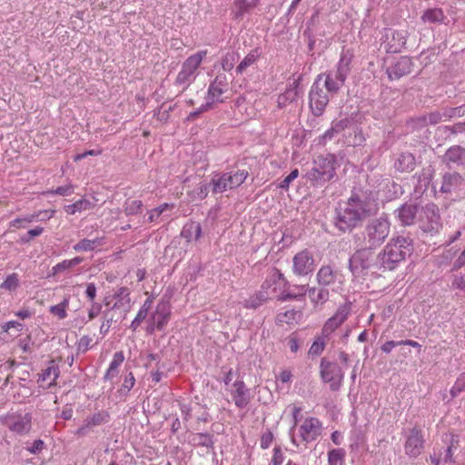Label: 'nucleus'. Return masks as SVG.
<instances>
[{
    "label": "nucleus",
    "instance_id": "49",
    "mask_svg": "<svg viewBox=\"0 0 465 465\" xmlns=\"http://www.w3.org/2000/svg\"><path fill=\"white\" fill-rule=\"evenodd\" d=\"M325 347V337H319L312 344L309 353L312 355H320Z\"/></svg>",
    "mask_w": 465,
    "mask_h": 465
},
{
    "label": "nucleus",
    "instance_id": "27",
    "mask_svg": "<svg viewBox=\"0 0 465 465\" xmlns=\"http://www.w3.org/2000/svg\"><path fill=\"white\" fill-rule=\"evenodd\" d=\"M169 316V305L165 302L159 303L156 307L154 313L152 316V321L155 324L156 329L162 330L167 323Z\"/></svg>",
    "mask_w": 465,
    "mask_h": 465
},
{
    "label": "nucleus",
    "instance_id": "16",
    "mask_svg": "<svg viewBox=\"0 0 465 465\" xmlns=\"http://www.w3.org/2000/svg\"><path fill=\"white\" fill-rule=\"evenodd\" d=\"M424 448V439L421 430L414 427L405 442V452L410 457L419 456Z\"/></svg>",
    "mask_w": 465,
    "mask_h": 465
},
{
    "label": "nucleus",
    "instance_id": "61",
    "mask_svg": "<svg viewBox=\"0 0 465 465\" xmlns=\"http://www.w3.org/2000/svg\"><path fill=\"white\" fill-rule=\"evenodd\" d=\"M92 339L89 336H83L78 342V351L85 352L89 347Z\"/></svg>",
    "mask_w": 465,
    "mask_h": 465
},
{
    "label": "nucleus",
    "instance_id": "14",
    "mask_svg": "<svg viewBox=\"0 0 465 465\" xmlns=\"http://www.w3.org/2000/svg\"><path fill=\"white\" fill-rule=\"evenodd\" d=\"M419 213V204L413 203H405L394 212L396 218L401 226L413 225L415 222L418 221Z\"/></svg>",
    "mask_w": 465,
    "mask_h": 465
},
{
    "label": "nucleus",
    "instance_id": "23",
    "mask_svg": "<svg viewBox=\"0 0 465 465\" xmlns=\"http://www.w3.org/2000/svg\"><path fill=\"white\" fill-rule=\"evenodd\" d=\"M228 81L225 74H218L213 83L210 84L208 89V94L213 101L223 102L221 95L227 91Z\"/></svg>",
    "mask_w": 465,
    "mask_h": 465
},
{
    "label": "nucleus",
    "instance_id": "31",
    "mask_svg": "<svg viewBox=\"0 0 465 465\" xmlns=\"http://www.w3.org/2000/svg\"><path fill=\"white\" fill-rule=\"evenodd\" d=\"M258 0H233V15L235 19H241L244 14L255 7Z\"/></svg>",
    "mask_w": 465,
    "mask_h": 465
},
{
    "label": "nucleus",
    "instance_id": "53",
    "mask_svg": "<svg viewBox=\"0 0 465 465\" xmlns=\"http://www.w3.org/2000/svg\"><path fill=\"white\" fill-rule=\"evenodd\" d=\"M352 124V120L349 118H343L332 123V130H334L336 133H341L344 129L350 128Z\"/></svg>",
    "mask_w": 465,
    "mask_h": 465
},
{
    "label": "nucleus",
    "instance_id": "41",
    "mask_svg": "<svg viewBox=\"0 0 465 465\" xmlns=\"http://www.w3.org/2000/svg\"><path fill=\"white\" fill-rule=\"evenodd\" d=\"M212 191L211 182L209 183H201L191 192L192 200H203L207 195L209 191Z\"/></svg>",
    "mask_w": 465,
    "mask_h": 465
},
{
    "label": "nucleus",
    "instance_id": "48",
    "mask_svg": "<svg viewBox=\"0 0 465 465\" xmlns=\"http://www.w3.org/2000/svg\"><path fill=\"white\" fill-rule=\"evenodd\" d=\"M134 383H135V378L132 372H129L125 376L123 385H122L121 389L119 390V392L123 395H127V393L134 387Z\"/></svg>",
    "mask_w": 465,
    "mask_h": 465
},
{
    "label": "nucleus",
    "instance_id": "47",
    "mask_svg": "<svg viewBox=\"0 0 465 465\" xmlns=\"http://www.w3.org/2000/svg\"><path fill=\"white\" fill-rule=\"evenodd\" d=\"M143 203L140 200H134L125 203L124 213L126 215H135L141 213Z\"/></svg>",
    "mask_w": 465,
    "mask_h": 465
},
{
    "label": "nucleus",
    "instance_id": "10",
    "mask_svg": "<svg viewBox=\"0 0 465 465\" xmlns=\"http://www.w3.org/2000/svg\"><path fill=\"white\" fill-rule=\"evenodd\" d=\"M206 54V51H200L189 56L183 64L182 70L176 77V84H185L190 83L193 77L194 72L200 66Z\"/></svg>",
    "mask_w": 465,
    "mask_h": 465
},
{
    "label": "nucleus",
    "instance_id": "13",
    "mask_svg": "<svg viewBox=\"0 0 465 465\" xmlns=\"http://www.w3.org/2000/svg\"><path fill=\"white\" fill-rule=\"evenodd\" d=\"M322 430V422L317 418H306L299 428L301 441L307 444L315 440L321 435Z\"/></svg>",
    "mask_w": 465,
    "mask_h": 465
},
{
    "label": "nucleus",
    "instance_id": "56",
    "mask_svg": "<svg viewBox=\"0 0 465 465\" xmlns=\"http://www.w3.org/2000/svg\"><path fill=\"white\" fill-rule=\"evenodd\" d=\"M173 109V106L166 105L165 104H163L160 108L158 109L157 113L155 114V116L157 119L161 122H166L169 117V112Z\"/></svg>",
    "mask_w": 465,
    "mask_h": 465
},
{
    "label": "nucleus",
    "instance_id": "40",
    "mask_svg": "<svg viewBox=\"0 0 465 465\" xmlns=\"http://www.w3.org/2000/svg\"><path fill=\"white\" fill-rule=\"evenodd\" d=\"M434 169L431 166L424 168L420 173L417 174L418 183L420 188H427L432 180Z\"/></svg>",
    "mask_w": 465,
    "mask_h": 465
},
{
    "label": "nucleus",
    "instance_id": "1",
    "mask_svg": "<svg viewBox=\"0 0 465 465\" xmlns=\"http://www.w3.org/2000/svg\"><path fill=\"white\" fill-rule=\"evenodd\" d=\"M378 211V201L371 192L354 190L335 208L334 226L341 232H351Z\"/></svg>",
    "mask_w": 465,
    "mask_h": 465
},
{
    "label": "nucleus",
    "instance_id": "22",
    "mask_svg": "<svg viewBox=\"0 0 465 465\" xmlns=\"http://www.w3.org/2000/svg\"><path fill=\"white\" fill-rule=\"evenodd\" d=\"M442 161L448 166L462 165L465 163V148L460 145L450 147L442 157Z\"/></svg>",
    "mask_w": 465,
    "mask_h": 465
},
{
    "label": "nucleus",
    "instance_id": "55",
    "mask_svg": "<svg viewBox=\"0 0 465 465\" xmlns=\"http://www.w3.org/2000/svg\"><path fill=\"white\" fill-rule=\"evenodd\" d=\"M152 303H153V302H152L151 299H147L144 302V303L143 304V306L139 310L136 317L134 318V319L137 320V322H142L146 318V316L148 314V311L152 307Z\"/></svg>",
    "mask_w": 465,
    "mask_h": 465
},
{
    "label": "nucleus",
    "instance_id": "63",
    "mask_svg": "<svg viewBox=\"0 0 465 465\" xmlns=\"http://www.w3.org/2000/svg\"><path fill=\"white\" fill-rule=\"evenodd\" d=\"M101 310H102L101 304L95 303V302L93 303L91 308L88 311L89 320H93V319L96 318L100 314Z\"/></svg>",
    "mask_w": 465,
    "mask_h": 465
},
{
    "label": "nucleus",
    "instance_id": "9",
    "mask_svg": "<svg viewBox=\"0 0 465 465\" xmlns=\"http://www.w3.org/2000/svg\"><path fill=\"white\" fill-rule=\"evenodd\" d=\"M321 377L324 382L330 383V389L337 391L341 388L343 380V371L335 362H331L322 358L321 361Z\"/></svg>",
    "mask_w": 465,
    "mask_h": 465
},
{
    "label": "nucleus",
    "instance_id": "58",
    "mask_svg": "<svg viewBox=\"0 0 465 465\" xmlns=\"http://www.w3.org/2000/svg\"><path fill=\"white\" fill-rule=\"evenodd\" d=\"M212 107V103H206L202 105L196 111L190 113L186 118L187 121H193L196 117H198L202 113L208 111Z\"/></svg>",
    "mask_w": 465,
    "mask_h": 465
},
{
    "label": "nucleus",
    "instance_id": "30",
    "mask_svg": "<svg viewBox=\"0 0 465 465\" xmlns=\"http://www.w3.org/2000/svg\"><path fill=\"white\" fill-rule=\"evenodd\" d=\"M414 167L415 157L411 153H401L395 163V168L401 173H410Z\"/></svg>",
    "mask_w": 465,
    "mask_h": 465
},
{
    "label": "nucleus",
    "instance_id": "20",
    "mask_svg": "<svg viewBox=\"0 0 465 465\" xmlns=\"http://www.w3.org/2000/svg\"><path fill=\"white\" fill-rule=\"evenodd\" d=\"M353 59V54L351 50H343L341 54L337 69L334 72L336 79L345 82L351 72V64Z\"/></svg>",
    "mask_w": 465,
    "mask_h": 465
},
{
    "label": "nucleus",
    "instance_id": "37",
    "mask_svg": "<svg viewBox=\"0 0 465 465\" xmlns=\"http://www.w3.org/2000/svg\"><path fill=\"white\" fill-rule=\"evenodd\" d=\"M69 302L70 295H65L60 303L51 306L49 311L59 319H65L67 317L66 309L68 308Z\"/></svg>",
    "mask_w": 465,
    "mask_h": 465
},
{
    "label": "nucleus",
    "instance_id": "51",
    "mask_svg": "<svg viewBox=\"0 0 465 465\" xmlns=\"http://www.w3.org/2000/svg\"><path fill=\"white\" fill-rule=\"evenodd\" d=\"M465 114V105H460L453 108H446L443 111L445 118L460 117Z\"/></svg>",
    "mask_w": 465,
    "mask_h": 465
},
{
    "label": "nucleus",
    "instance_id": "4",
    "mask_svg": "<svg viewBox=\"0 0 465 465\" xmlns=\"http://www.w3.org/2000/svg\"><path fill=\"white\" fill-rule=\"evenodd\" d=\"M335 170L336 157L333 154L319 155L306 175L312 185L322 186L335 176Z\"/></svg>",
    "mask_w": 465,
    "mask_h": 465
},
{
    "label": "nucleus",
    "instance_id": "15",
    "mask_svg": "<svg viewBox=\"0 0 465 465\" xmlns=\"http://www.w3.org/2000/svg\"><path fill=\"white\" fill-rule=\"evenodd\" d=\"M351 312L349 304L341 305L335 314L327 320L322 327V334L328 338L338 327H340L348 318Z\"/></svg>",
    "mask_w": 465,
    "mask_h": 465
},
{
    "label": "nucleus",
    "instance_id": "7",
    "mask_svg": "<svg viewBox=\"0 0 465 465\" xmlns=\"http://www.w3.org/2000/svg\"><path fill=\"white\" fill-rule=\"evenodd\" d=\"M418 223L423 232L430 233L438 232L441 227L438 205L433 203H429L420 208Z\"/></svg>",
    "mask_w": 465,
    "mask_h": 465
},
{
    "label": "nucleus",
    "instance_id": "17",
    "mask_svg": "<svg viewBox=\"0 0 465 465\" xmlns=\"http://www.w3.org/2000/svg\"><path fill=\"white\" fill-rule=\"evenodd\" d=\"M8 429L18 434H25L31 430L32 416L29 413L21 415H11L6 418Z\"/></svg>",
    "mask_w": 465,
    "mask_h": 465
},
{
    "label": "nucleus",
    "instance_id": "5",
    "mask_svg": "<svg viewBox=\"0 0 465 465\" xmlns=\"http://www.w3.org/2000/svg\"><path fill=\"white\" fill-rule=\"evenodd\" d=\"M357 243L361 248L350 258L349 268L354 276L359 277L365 274L372 266L379 269V264H377V255L373 252L376 248L368 247L361 242Z\"/></svg>",
    "mask_w": 465,
    "mask_h": 465
},
{
    "label": "nucleus",
    "instance_id": "8",
    "mask_svg": "<svg viewBox=\"0 0 465 465\" xmlns=\"http://www.w3.org/2000/svg\"><path fill=\"white\" fill-rule=\"evenodd\" d=\"M324 74H319L315 79L310 94V107L314 115L320 116L323 114L329 101V93L322 88V80Z\"/></svg>",
    "mask_w": 465,
    "mask_h": 465
},
{
    "label": "nucleus",
    "instance_id": "19",
    "mask_svg": "<svg viewBox=\"0 0 465 465\" xmlns=\"http://www.w3.org/2000/svg\"><path fill=\"white\" fill-rule=\"evenodd\" d=\"M302 76H299L297 79H294L293 82L289 84L285 92L278 96L277 103L280 108H284L287 105L297 101L300 94L299 85Z\"/></svg>",
    "mask_w": 465,
    "mask_h": 465
},
{
    "label": "nucleus",
    "instance_id": "57",
    "mask_svg": "<svg viewBox=\"0 0 465 465\" xmlns=\"http://www.w3.org/2000/svg\"><path fill=\"white\" fill-rule=\"evenodd\" d=\"M299 175L298 169L292 170L288 176H286L278 185L279 188L288 190L290 183L295 180Z\"/></svg>",
    "mask_w": 465,
    "mask_h": 465
},
{
    "label": "nucleus",
    "instance_id": "46",
    "mask_svg": "<svg viewBox=\"0 0 465 465\" xmlns=\"http://www.w3.org/2000/svg\"><path fill=\"white\" fill-rule=\"evenodd\" d=\"M99 244V241L97 239L94 240H88V239H83L79 242H77L74 249L77 252L82 251H92L94 250L97 245Z\"/></svg>",
    "mask_w": 465,
    "mask_h": 465
},
{
    "label": "nucleus",
    "instance_id": "62",
    "mask_svg": "<svg viewBox=\"0 0 465 465\" xmlns=\"http://www.w3.org/2000/svg\"><path fill=\"white\" fill-rule=\"evenodd\" d=\"M273 439V435L271 431H267L262 434L261 438V447L262 449H267L271 445Z\"/></svg>",
    "mask_w": 465,
    "mask_h": 465
},
{
    "label": "nucleus",
    "instance_id": "38",
    "mask_svg": "<svg viewBox=\"0 0 465 465\" xmlns=\"http://www.w3.org/2000/svg\"><path fill=\"white\" fill-rule=\"evenodd\" d=\"M92 208V203L86 199H81L75 203L66 205L64 210L69 214H74L77 212L86 211Z\"/></svg>",
    "mask_w": 465,
    "mask_h": 465
},
{
    "label": "nucleus",
    "instance_id": "64",
    "mask_svg": "<svg viewBox=\"0 0 465 465\" xmlns=\"http://www.w3.org/2000/svg\"><path fill=\"white\" fill-rule=\"evenodd\" d=\"M283 462V454L279 447L274 448V453L272 460V465H281Z\"/></svg>",
    "mask_w": 465,
    "mask_h": 465
},
{
    "label": "nucleus",
    "instance_id": "50",
    "mask_svg": "<svg viewBox=\"0 0 465 465\" xmlns=\"http://www.w3.org/2000/svg\"><path fill=\"white\" fill-rule=\"evenodd\" d=\"M44 232V228L41 226H36L34 229L29 230L25 234L20 237V242L22 243H27L35 237L39 236Z\"/></svg>",
    "mask_w": 465,
    "mask_h": 465
},
{
    "label": "nucleus",
    "instance_id": "21",
    "mask_svg": "<svg viewBox=\"0 0 465 465\" xmlns=\"http://www.w3.org/2000/svg\"><path fill=\"white\" fill-rule=\"evenodd\" d=\"M233 388L232 397L234 404L240 409L245 408L250 402L249 389L246 388L242 381H236L233 383Z\"/></svg>",
    "mask_w": 465,
    "mask_h": 465
},
{
    "label": "nucleus",
    "instance_id": "6",
    "mask_svg": "<svg viewBox=\"0 0 465 465\" xmlns=\"http://www.w3.org/2000/svg\"><path fill=\"white\" fill-rule=\"evenodd\" d=\"M248 175V171L244 169L232 170L223 174H215L211 180L212 193L214 194L222 193L237 188L244 183Z\"/></svg>",
    "mask_w": 465,
    "mask_h": 465
},
{
    "label": "nucleus",
    "instance_id": "42",
    "mask_svg": "<svg viewBox=\"0 0 465 465\" xmlns=\"http://www.w3.org/2000/svg\"><path fill=\"white\" fill-rule=\"evenodd\" d=\"M192 441L194 445L212 448L213 446V436L209 433H197L193 435Z\"/></svg>",
    "mask_w": 465,
    "mask_h": 465
},
{
    "label": "nucleus",
    "instance_id": "33",
    "mask_svg": "<svg viewBox=\"0 0 465 465\" xmlns=\"http://www.w3.org/2000/svg\"><path fill=\"white\" fill-rule=\"evenodd\" d=\"M202 235V227L198 222H191L184 225L182 231V236L188 241L199 240Z\"/></svg>",
    "mask_w": 465,
    "mask_h": 465
},
{
    "label": "nucleus",
    "instance_id": "12",
    "mask_svg": "<svg viewBox=\"0 0 465 465\" xmlns=\"http://www.w3.org/2000/svg\"><path fill=\"white\" fill-rule=\"evenodd\" d=\"M465 190V179L457 172H448L442 175L440 192L442 193L459 194Z\"/></svg>",
    "mask_w": 465,
    "mask_h": 465
},
{
    "label": "nucleus",
    "instance_id": "11",
    "mask_svg": "<svg viewBox=\"0 0 465 465\" xmlns=\"http://www.w3.org/2000/svg\"><path fill=\"white\" fill-rule=\"evenodd\" d=\"M315 269L313 255L308 250H302L296 253L292 259V271L298 276H305Z\"/></svg>",
    "mask_w": 465,
    "mask_h": 465
},
{
    "label": "nucleus",
    "instance_id": "2",
    "mask_svg": "<svg viewBox=\"0 0 465 465\" xmlns=\"http://www.w3.org/2000/svg\"><path fill=\"white\" fill-rule=\"evenodd\" d=\"M413 252L412 240L410 237L397 236L386 244L382 252L377 255L379 269L391 271L411 256Z\"/></svg>",
    "mask_w": 465,
    "mask_h": 465
},
{
    "label": "nucleus",
    "instance_id": "25",
    "mask_svg": "<svg viewBox=\"0 0 465 465\" xmlns=\"http://www.w3.org/2000/svg\"><path fill=\"white\" fill-rule=\"evenodd\" d=\"M116 300L113 305V309H119L125 314L131 309V298L129 289L126 287L119 288L114 294Z\"/></svg>",
    "mask_w": 465,
    "mask_h": 465
},
{
    "label": "nucleus",
    "instance_id": "18",
    "mask_svg": "<svg viewBox=\"0 0 465 465\" xmlns=\"http://www.w3.org/2000/svg\"><path fill=\"white\" fill-rule=\"evenodd\" d=\"M412 62L408 56H401L391 67L387 68V74L390 80H398L411 73Z\"/></svg>",
    "mask_w": 465,
    "mask_h": 465
},
{
    "label": "nucleus",
    "instance_id": "32",
    "mask_svg": "<svg viewBox=\"0 0 465 465\" xmlns=\"http://www.w3.org/2000/svg\"><path fill=\"white\" fill-rule=\"evenodd\" d=\"M336 275L329 265L322 266L317 273V282L322 286H328L335 282Z\"/></svg>",
    "mask_w": 465,
    "mask_h": 465
},
{
    "label": "nucleus",
    "instance_id": "39",
    "mask_svg": "<svg viewBox=\"0 0 465 465\" xmlns=\"http://www.w3.org/2000/svg\"><path fill=\"white\" fill-rule=\"evenodd\" d=\"M421 19L430 23H440L444 19V15L440 8L428 9L422 15Z\"/></svg>",
    "mask_w": 465,
    "mask_h": 465
},
{
    "label": "nucleus",
    "instance_id": "36",
    "mask_svg": "<svg viewBox=\"0 0 465 465\" xmlns=\"http://www.w3.org/2000/svg\"><path fill=\"white\" fill-rule=\"evenodd\" d=\"M83 262V258L81 257H74V259L72 260H64L63 262L57 263L55 266H54L52 268V274L53 276L60 273V272H63L66 270H69L76 265H78L79 263H81Z\"/></svg>",
    "mask_w": 465,
    "mask_h": 465
},
{
    "label": "nucleus",
    "instance_id": "59",
    "mask_svg": "<svg viewBox=\"0 0 465 465\" xmlns=\"http://www.w3.org/2000/svg\"><path fill=\"white\" fill-rule=\"evenodd\" d=\"M451 287L453 289H460L465 292V276L464 275H455L451 283Z\"/></svg>",
    "mask_w": 465,
    "mask_h": 465
},
{
    "label": "nucleus",
    "instance_id": "44",
    "mask_svg": "<svg viewBox=\"0 0 465 465\" xmlns=\"http://www.w3.org/2000/svg\"><path fill=\"white\" fill-rule=\"evenodd\" d=\"M19 286V277L16 273H12L6 277L4 282L0 285L1 289L6 291H14Z\"/></svg>",
    "mask_w": 465,
    "mask_h": 465
},
{
    "label": "nucleus",
    "instance_id": "28",
    "mask_svg": "<svg viewBox=\"0 0 465 465\" xmlns=\"http://www.w3.org/2000/svg\"><path fill=\"white\" fill-rule=\"evenodd\" d=\"M322 80V85L330 94H336L340 88L344 84L345 82H341L340 79H336L333 72L323 74Z\"/></svg>",
    "mask_w": 465,
    "mask_h": 465
},
{
    "label": "nucleus",
    "instance_id": "35",
    "mask_svg": "<svg viewBox=\"0 0 465 465\" xmlns=\"http://www.w3.org/2000/svg\"><path fill=\"white\" fill-rule=\"evenodd\" d=\"M442 117H444L443 113L440 112H431L427 115L420 116L416 119V124L419 126H428L430 124L434 125L439 124Z\"/></svg>",
    "mask_w": 465,
    "mask_h": 465
},
{
    "label": "nucleus",
    "instance_id": "60",
    "mask_svg": "<svg viewBox=\"0 0 465 465\" xmlns=\"http://www.w3.org/2000/svg\"><path fill=\"white\" fill-rule=\"evenodd\" d=\"M124 361V356L123 351H117L114 353L113 361H111L109 367L113 368V369H118Z\"/></svg>",
    "mask_w": 465,
    "mask_h": 465
},
{
    "label": "nucleus",
    "instance_id": "54",
    "mask_svg": "<svg viewBox=\"0 0 465 465\" xmlns=\"http://www.w3.org/2000/svg\"><path fill=\"white\" fill-rule=\"evenodd\" d=\"M172 207L169 203H163L157 208L152 210L148 214V222L153 223L155 221L165 210Z\"/></svg>",
    "mask_w": 465,
    "mask_h": 465
},
{
    "label": "nucleus",
    "instance_id": "43",
    "mask_svg": "<svg viewBox=\"0 0 465 465\" xmlns=\"http://www.w3.org/2000/svg\"><path fill=\"white\" fill-rule=\"evenodd\" d=\"M346 452L343 449H333L328 452L329 465H337L338 462H343Z\"/></svg>",
    "mask_w": 465,
    "mask_h": 465
},
{
    "label": "nucleus",
    "instance_id": "34",
    "mask_svg": "<svg viewBox=\"0 0 465 465\" xmlns=\"http://www.w3.org/2000/svg\"><path fill=\"white\" fill-rule=\"evenodd\" d=\"M60 373L58 365L55 364L54 361L52 360L49 361V366L45 369L40 375L41 381H47L52 379V381L49 383V386H52L55 383L56 379L58 378Z\"/></svg>",
    "mask_w": 465,
    "mask_h": 465
},
{
    "label": "nucleus",
    "instance_id": "3",
    "mask_svg": "<svg viewBox=\"0 0 465 465\" xmlns=\"http://www.w3.org/2000/svg\"><path fill=\"white\" fill-rule=\"evenodd\" d=\"M391 223L386 213L379 217L369 219L362 232V238L356 234L355 242H361L368 247L379 248L381 246L391 233Z\"/></svg>",
    "mask_w": 465,
    "mask_h": 465
},
{
    "label": "nucleus",
    "instance_id": "45",
    "mask_svg": "<svg viewBox=\"0 0 465 465\" xmlns=\"http://www.w3.org/2000/svg\"><path fill=\"white\" fill-rule=\"evenodd\" d=\"M462 391H465V372L457 378L453 387L450 389L451 399L456 398Z\"/></svg>",
    "mask_w": 465,
    "mask_h": 465
},
{
    "label": "nucleus",
    "instance_id": "52",
    "mask_svg": "<svg viewBox=\"0 0 465 465\" xmlns=\"http://www.w3.org/2000/svg\"><path fill=\"white\" fill-rule=\"evenodd\" d=\"M256 57L257 56L254 54H247L236 67V72L242 74L248 66H250L255 62Z\"/></svg>",
    "mask_w": 465,
    "mask_h": 465
},
{
    "label": "nucleus",
    "instance_id": "24",
    "mask_svg": "<svg viewBox=\"0 0 465 465\" xmlns=\"http://www.w3.org/2000/svg\"><path fill=\"white\" fill-rule=\"evenodd\" d=\"M108 415L104 412L94 413L91 417L84 420V423L76 430L75 434L78 436L86 435L93 427L99 426L107 421Z\"/></svg>",
    "mask_w": 465,
    "mask_h": 465
},
{
    "label": "nucleus",
    "instance_id": "26",
    "mask_svg": "<svg viewBox=\"0 0 465 465\" xmlns=\"http://www.w3.org/2000/svg\"><path fill=\"white\" fill-rule=\"evenodd\" d=\"M270 287V283L268 281L264 282L262 286V290L254 293L249 299H246L243 302V306L247 309H256L260 307L264 302L269 299V295L266 288Z\"/></svg>",
    "mask_w": 465,
    "mask_h": 465
},
{
    "label": "nucleus",
    "instance_id": "29",
    "mask_svg": "<svg viewBox=\"0 0 465 465\" xmlns=\"http://www.w3.org/2000/svg\"><path fill=\"white\" fill-rule=\"evenodd\" d=\"M299 289L302 292H306L305 285L300 286ZM307 292L310 300L315 304L324 303L325 302L328 301L330 296L329 291L325 288L317 289L315 287H312L307 289Z\"/></svg>",
    "mask_w": 465,
    "mask_h": 465
}]
</instances>
